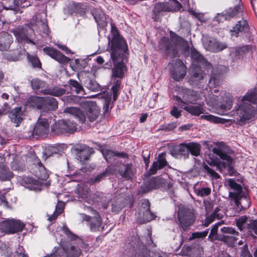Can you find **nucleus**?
<instances>
[{
  "label": "nucleus",
  "instance_id": "obj_1",
  "mask_svg": "<svg viewBox=\"0 0 257 257\" xmlns=\"http://www.w3.org/2000/svg\"><path fill=\"white\" fill-rule=\"evenodd\" d=\"M111 33L112 38L110 40L109 38V42L111 44V58L114 64L112 76L122 78L125 71V65L122 61V52H125L127 50V46L114 25H111Z\"/></svg>",
  "mask_w": 257,
  "mask_h": 257
},
{
  "label": "nucleus",
  "instance_id": "obj_2",
  "mask_svg": "<svg viewBox=\"0 0 257 257\" xmlns=\"http://www.w3.org/2000/svg\"><path fill=\"white\" fill-rule=\"evenodd\" d=\"M62 230L69 240L68 241L61 242L66 257H78L80 254V247L84 248L87 245L77 235L72 232L66 225L63 226Z\"/></svg>",
  "mask_w": 257,
  "mask_h": 257
},
{
  "label": "nucleus",
  "instance_id": "obj_3",
  "mask_svg": "<svg viewBox=\"0 0 257 257\" xmlns=\"http://www.w3.org/2000/svg\"><path fill=\"white\" fill-rule=\"evenodd\" d=\"M227 182L230 188L233 190L232 192H229V199L231 202H234L236 207L235 213L233 214L235 215L243 209L247 208L249 206L250 202L245 193L242 191L241 186L235 180L229 179Z\"/></svg>",
  "mask_w": 257,
  "mask_h": 257
},
{
  "label": "nucleus",
  "instance_id": "obj_4",
  "mask_svg": "<svg viewBox=\"0 0 257 257\" xmlns=\"http://www.w3.org/2000/svg\"><path fill=\"white\" fill-rule=\"evenodd\" d=\"M171 39L163 37L159 41L160 49L170 58L176 57L178 53L177 46L184 45L185 40L180 36L171 32Z\"/></svg>",
  "mask_w": 257,
  "mask_h": 257
},
{
  "label": "nucleus",
  "instance_id": "obj_5",
  "mask_svg": "<svg viewBox=\"0 0 257 257\" xmlns=\"http://www.w3.org/2000/svg\"><path fill=\"white\" fill-rule=\"evenodd\" d=\"M31 83L34 90L45 95L49 94L58 97L65 93V90L60 87H48L45 81L39 79L32 80Z\"/></svg>",
  "mask_w": 257,
  "mask_h": 257
},
{
  "label": "nucleus",
  "instance_id": "obj_6",
  "mask_svg": "<svg viewBox=\"0 0 257 257\" xmlns=\"http://www.w3.org/2000/svg\"><path fill=\"white\" fill-rule=\"evenodd\" d=\"M136 215L137 221L141 224L148 222L156 217L155 214L151 211L150 203L147 199H143L140 201Z\"/></svg>",
  "mask_w": 257,
  "mask_h": 257
},
{
  "label": "nucleus",
  "instance_id": "obj_7",
  "mask_svg": "<svg viewBox=\"0 0 257 257\" xmlns=\"http://www.w3.org/2000/svg\"><path fill=\"white\" fill-rule=\"evenodd\" d=\"M255 109L248 102H243L239 105L232 115L237 121L244 123L254 116Z\"/></svg>",
  "mask_w": 257,
  "mask_h": 257
},
{
  "label": "nucleus",
  "instance_id": "obj_8",
  "mask_svg": "<svg viewBox=\"0 0 257 257\" xmlns=\"http://www.w3.org/2000/svg\"><path fill=\"white\" fill-rule=\"evenodd\" d=\"M25 226L20 220L7 219L0 222V231L3 233L14 234L22 231Z\"/></svg>",
  "mask_w": 257,
  "mask_h": 257
},
{
  "label": "nucleus",
  "instance_id": "obj_9",
  "mask_svg": "<svg viewBox=\"0 0 257 257\" xmlns=\"http://www.w3.org/2000/svg\"><path fill=\"white\" fill-rule=\"evenodd\" d=\"M178 218L181 228L184 231H187L189 227L195 221L194 214L190 210L184 206L179 207L178 211Z\"/></svg>",
  "mask_w": 257,
  "mask_h": 257
},
{
  "label": "nucleus",
  "instance_id": "obj_10",
  "mask_svg": "<svg viewBox=\"0 0 257 257\" xmlns=\"http://www.w3.org/2000/svg\"><path fill=\"white\" fill-rule=\"evenodd\" d=\"M171 77L176 81L183 79L187 73V67L180 59L173 60L170 63Z\"/></svg>",
  "mask_w": 257,
  "mask_h": 257
},
{
  "label": "nucleus",
  "instance_id": "obj_11",
  "mask_svg": "<svg viewBox=\"0 0 257 257\" xmlns=\"http://www.w3.org/2000/svg\"><path fill=\"white\" fill-rule=\"evenodd\" d=\"M212 152L214 154L218 155L221 159L226 161L229 168V172H232L233 169L232 167V159L229 154L233 153V151L221 142L218 143V147L212 149Z\"/></svg>",
  "mask_w": 257,
  "mask_h": 257
},
{
  "label": "nucleus",
  "instance_id": "obj_12",
  "mask_svg": "<svg viewBox=\"0 0 257 257\" xmlns=\"http://www.w3.org/2000/svg\"><path fill=\"white\" fill-rule=\"evenodd\" d=\"M222 234H220L218 240L224 241L230 246H234L239 236V233L231 227H223L221 228Z\"/></svg>",
  "mask_w": 257,
  "mask_h": 257
},
{
  "label": "nucleus",
  "instance_id": "obj_13",
  "mask_svg": "<svg viewBox=\"0 0 257 257\" xmlns=\"http://www.w3.org/2000/svg\"><path fill=\"white\" fill-rule=\"evenodd\" d=\"M80 104L86 111L87 118L90 122L94 121L97 119L100 111L94 101L82 100L80 102Z\"/></svg>",
  "mask_w": 257,
  "mask_h": 257
},
{
  "label": "nucleus",
  "instance_id": "obj_14",
  "mask_svg": "<svg viewBox=\"0 0 257 257\" xmlns=\"http://www.w3.org/2000/svg\"><path fill=\"white\" fill-rule=\"evenodd\" d=\"M75 193L79 198L89 204L94 203L97 197L96 194L92 193L89 188L85 185H78Z\"/></svg>",
  "mask_w": 257,
  "mask_h": 257
},
{
  "label": "nucleus",
  "instance_id": "obj_15",
  "mask_svg": "<svg viewBox=\"0 0 257 257\" xmlns=\"http://www.w3.org/2000/svg\"><path fill=\"white\" fill-rule=\"evenodd\" d=\"M49 132V124L47 119L39 118L34 127L31 128V132L28 136H33L34 134L36 136H44Z\"/></svg>",
  "mask_w": 257,
  "mask_h": 257
},
{
  "label": "nucleus",
  "instance_id": "obj_16",
  "mask_svg": "<svg viewBox=\"0 0 257 257\" xmlns=\"http://www.w3.org/2000/svg\"><path fill=\"white\" fill-rule=\"evenodd\" d=\"M52 130L57 133H70L76 130V125L69 120H61L53 125Z\"/></svg>",
  "mask_w": 257,
  "mask_h": 257
},
{
  "label": "nucleus",
  "instance_id": "obj_17",
  "mask_svg": "<svg viewBox=\"0 0 257 257\" xmlns=\"http://www.w3.org/2000/svg\"><path fill=\"white\" fill-rule=\"evenodd\" d=\"M74 151L77 159L82 162L88 160L90 156L93 153V149L85 145H76L74 148Z\"/></svg>",
  "mask_w": 257,
  "mask_h": 257
},
{
  "label": "nucleus",
  "instance_id": "obj_18",
  "mask_svg": "<svg viewBox=\"0 0 257 257\" xmlns=\"http://www.w3.org/2000/svg\"><path fill=\"white\" fill-rule=\"evenodd\" d=\"M201 67L191 66L189 70V81L192 85H197L203 80L205 73L201 69Z\"/></svg>",
  "mask_w": 257,
  "mask_h": 257
},
{
  "label": "nucleus",
  "instance_id": "obj_19",
  "mask_svg": "<svg viewBox=\"0 0 257 257\" xmlns=\"http://www.w3.org/2000/svg\"><path fill=\"white\" fill-rule=\"evenodd\" d=\"M43 51L45 54L62 64H67L70 60L69 58L60 51L53 48L46 47L43 49Z\"/></svg>",
  "mask_w": 257,
  "mask_h": 257
},
{
  "label": "nucleus",
  "instance_id": "obj_20",
  "mask_svg": "<svg viewBox=\"0 0 257 257\" xmlns=\"http://www.w3.org/2000/svg\"><path fill=\"white\" fill-rule=\"evenodd\" d=\"M13 33L19 43L35 44L28 35L27 30H26V29L17 28L13 31Z\"/></svg>",
  "mask_w": 257,
  "mask_h": 257
},
{
  "label": "nucleus",
  "instance_id": "obj_21",
  "mask_svg": "<svg viewBox=\"0 0 257 257\" xmlns=\"http://www.w3.org/2000/svg\"><path fill=\"white\" fill-rule=\"evenodd\" d=\"M165 157V153H162L159 155L158 161L153 163L148 173H149V175L155 174L158 170H161L163 167L167 166V162L166 160Z\"/></svg>",
  "mask_w": 257,
  "mask_h": 257
},
{
  "label": "nucleus",
  "instance_id": "obj_22",
  "mask_svg": "<svg viewBox=\"0 0 257 257\" xmlns=\"http://www.w3.org/2000/svg\"><path fill=\"white\" fill-rule=\"evenodd\" d=\"M118 173L126 180H131L135 173V169L132 164H123L119 168Z\"/></svg>",
  "mask_w": 257,
  "mask_h": 257
},
{
  "label": "nucleus",
  "instance_id": "obj_23",
  "mask_svg": "<svg viewBox=\"0 0 257 257\" xmlns=\"http://www.w3.org/2000/svg\"><path fill=\"white\" fill-rule=\"evenodd\" d=\"M191 58L192 59V66L205 67L209 65L204 57L196 50L192 51Z\"/></svg>",
  "mask_w": 257,
  "mask_h": 257
},
{
  "label": "nucleus",
  "instance_id": "obj_24",
  "mask_svg": "<svg viewBox=\"0 0 257 257\" xmlns=\"http://www.w3.org/2000/svg\"><path fill=\"white\" fill-rule=\"evenodd\" d=\"M44 97L31 96L27 101V105L44 111Z\"/></svg>",
  "mask_w": 257,
  "mask_h": 257
},
{
  "label": "nucleus",
  "instance_id": "obj_25",
  "mask_svg": "<svg viewBox=\"0 0 257 257\" xmlns=\"http://www.w3.org/2000/svg\"><path fill=\"white\" fill-rule=\"evenodd\" d=\"M13 41L12 35L6 32L2 33L0 35V50H7L9 49Z\"/></svg>",
  "mask_w": 257,
  "mask_h": 257
},
{
  "label": "nucleus",
  "instance_id": "obj_26",
  "mask_svg": "<svg viewBox=\"0 0 257 257\" xmlns=\"http://www.w3.org/2000/svg\"><path fill=\"white\" fill-rule=\"evenodd\" d=\"M23 115V111L21 107H16L13 109L9 114V117L12 121L16 124V126H19L22 122Z\"/></svg>",
  "mask_w": 257,
  "mask_h": 257
},
{
  "label": "nucleus",
  "instance_id": "obj_27",
  "mask_svg": "<svg viewBox=\"0 0 257 257\" xmlns=\"http://www.w3.org/2000/svg\"><path fill=\"white\" fill-rule=\"evenodd\" d=\"M204 46L206 50L214 52L222 51L226 47L225 44L214 41L204 42Z\"/></svg>",
  "mask_w": 257,
  "mask_h": 257
},
{
  "label": "nucleus",
  "instance_id": "obj_28",
  "mask_svg": "<svg viewBox=\"0 0 257 257\" xmlns=\"http://www.w3.org/2000/svg\"><path fill=\"white\" fill-rule=\"evenodd\" d=\"M64 112L73 115L81 122L84 123L86 121V116L82 111L78 108L75 107H66Z\"/></svg>",
  "mask_w": 257,
  "mask_h": 257
},
{
  "label": "nucleus",
  "instance_id": "obj_29",
  "mask_svg": "<svg viewBox=\"0 0 257 257\" xmlns=\"http://www.w3.org/2000/svg\"><path fill=\"white\" fill-rule=\"evenodd\" d=\"M14 177V174L9 167L4 164H0V181H10Z\"/></svg>",
  "mask_w": 257,
  "mask_h": 257
},
{
  "label": "nucleus",
  "instance_id": "obj_30",
  "mask_svg": "<svg viewBox=\"0 0 257 257\" xmlns=\"http://www.w3.org/2000/svg\"><path fill=\"white\" fill-rule=\"evenodd\" d=\"M102 153L107 162L112 161L115 157L120 158L127 157V155L125 153L113 152L108 150H103Z\"/></svg>",
  "mask_w": 257,
  "mask_h": 257
},
{
  "label": "nucleus",
  "instance_id": "obj_31",
  "mask_svg": "<svg viewBox=\"0 0 257 257\" xmlns=\"http://www.w3.org/2000/svg\"><path fill=\"white\" fill-rule=\"evenodd\" d=\"M36 169L35 175L40 180H46L49 177V174L46 168L40 162L36 165Z\"/></svg>",
  "mask_w": 257,
  "mask_h": 257
},
{
  "label": "nucleus",
  "instance_id": "obj_32",
  "mask_svg": "<svg viewBox=\"0 0 257 257\" xmlns=\"http://www.w3.org/2000/svg\"><path fill=\"white\" fill-rule=\"evenodd\" d=\"M44 111L54 110L58 107L57 101L54 97H44Z\"/></svg>",
  "mask_w": 257,
  "mask_h": 257
},
{
  "label": "nucleus",
  "instance_id": "obj_33",
  "mask_svg": "<svg viewBox=\"0 0 257 257\" xmlns=\"http://www.w3.org/2000/svg\"><path fill=\"white\" fill-rule=\"evenodd\" d=\"M88 209L90 210L92 213L96 215L95 219L93 220L90 224V227L92 231H96L99 230L100 227L101 225V219L100 216L98 215L97 212L93 209L90 207H87Z\"/></svg>",
  "mask_w": 257,
  "mask_h": 257
},
{
  "label": "nucleus",
  "instance_id": "obj_34",
  "mask_svg": "<svg viewBox=\"0 0 257 257\" xmlns=\"http://www.w3.org/2000/svg\"><path fill=\"white\" fill-rule=\"evenodd\" d=\"M199 94L190 89H186L184 91L183 97V99L189 103H193L194 101L198 99Z\"/></svg>",
  "mask_w": 257,
  "mask_h": 257
},
{
  "label": "nucleus",
  "instance_id": "obj_35",
  "mask_svg": "<svg viewBox=\"0 0 257 257\" xmlns=\"http://www.w3.org/2000/svg\"><path fill=\"white\" fill-rule=\"evenodd\" d=\"M247 26V22L244 19L240 20L230 30L231 36L237 37L239 32H242Z\"/></svg>",
  "mask_w": 257,
  "mask_h": 257
},
{
  "label": "nucleus",
  "instance_id": "obj_36",
  "mask_svg": "<svg viewBox=\"0 0 257 257\" xmlns=\"http://www.w3.org/2000/svg\"><path fill=\"white\" fill-rule=\"evenodd\" d=\"M92 14L98 25H100L102 27L106 25V17L102 12L94 10L92 11Z\"/></svg>",
  "mask_w": 257,
  "mask_h": 257
},
{
  "label": "nucleus",
  "instance_id": "obj_37",
  "mask_svg": "<svg viewBox=\"0 0 257 257\" xmlns=\"http://www.w3.org/2000/svg\"><path fill=\"white\" fill-rule=\"evenodd\" d=\"M242 7L239 5L233 8H230L226 11L228 20L235 17L237 15H242Z\"/></svg>",
  "mask_w": 257,
  "mask_h": 257
},
{
  "label": "nucleus",
  "instance_id": "obj_38",
  "mask_svg": "<svg viewBox=\"0 0 257 257\" xmlns=\"http://www.w3.org/2000/svg\"><path fill=\"white\" fill-rule=\"evenodd\" d=\"M184 109L194 115H199L203 113L204 109L201 105H189L184 107Z\"/></svg>",
  "mask_w": 257,
  "mask_h": 257
},
{
  "label": "nucleus",
  "instance_id": "obj_39",
  "mask_svg": "<svg viewBox=\"0 0 257 257\" xmlns=\"http://www.w3.org/2000/svg\"><path fill=\"white\" fill-rule=\"evenodd\" d=\"M189 153L192 156H198L200 155L201 146L196 143H188Z\"/></svg>",
  "mask_w": 257,
  "mask_h": 257
},
{
  "label": "nucleus",
  "instance_id": "obj_40",
  "mask_svg": "<svg viewBox=\"0 0 257 257\" xmlns=\"http://www.w3.org/2000/svg\"><path fill=\"white\" fill-rule=\"evenodd\" d=\"M38 17L37 16H34L31 19L30 23L28 24V27L30 29H32L34 26H38L39 28L41 27L42 28H45L47 27V26L45 24L44 21L41 20L37 21Z\"/></svg>",
  "mask_w": 257,
  "mask_h": 257
},
{
  "label": "nucleus",
  "instance_id": "obj_41",
  "mask_svg": "<svg viewBox=\"0 0 257 257\" xmlns=\"http://www.w3.org/2000/svg\"><path fill=\"white\" fill-rule=\"evenodd\" d=\"M203 119H206L214 123H224L227 121V119L215 116L211 114L203 115L201 116Z\"/></svg>",
  "mask_w": 257,
  "mask_h": 257
},
{
  "label": "nucleus",
  "instance_id": "obj_42",
  "mask_svg": "<svg viewBox=\"0 0 257 257\" xmlns=\"http://www.w3.org/2000/svg\"><path fill=\"white\" fill-rule=\"evenodd\" d=\"M242 100H247L253 103H257V92L255 90L248 92L242 98Z\"/></svg>",
  "mask_w": 257,
  "mask_h": 257
},
{
  "label": "nucleus",
  "instance_id": "obj_43",
  "mask_svg": "<svg viewBox=\"0 0 257 257\" xmlns=\"http://www.w3.org/2000/svg\"><path fill=\"white\" fill-rule=\"evenodd\" d=\"M225 103H222L220 105V109L223 111L230 110L232 106L233 100L232 97L229 94L226 95Z\"/></svg>",
  "mask_w": 257,
  "mask_h": 257
},
{
  "label": "nucleus",
  "instance_id": "obj_44",
  "mask_svg": "<svg viewBox=\"0 0 257 257\" xmlns=\"http://www.w3.org/2000/svg\"><path fill=\"white\" fill-rule=\"evenodd\" d=\"M68 83L71 87L75 88V91L76 93H83L84 92L82 85L76 80L70 79Z\"/></svg>",
  "mask_w": 257,
  "mask_h": 257
},
{
  "label": "nucleus",
  "instance_id": "obj_45",
  "mask_svg": "<svg viewBox=\"0 0 257 257\" xmlns=\"http://www.w3.org/2000/svg\"><path fill=\"white\" fill-rule=\"evenodd\" d=\"M222 224H223L222 221L218 222V223H216L212 226V228L211 229L210 234L209 235V237L211 240H214V239H218L219 235H217V229H218V226H220Z\"/></svg>",
  "mask_w": 257,
  "mask_h": 257
},
{
  "label": "nucleus",
  "instance_id": "obj_46",
  "mask_svg": "<svg viewBox=\"0 0 257 257\" xmlns=\"http://www.w3.org/2000/svg\"><path fill=\"white\" fill-rule=\"evenodd\" d=\"M189 150L188 143L180 144L178 149V153L186 158L189 157Z\"/></svg>",
  "mask_w": 257,
  "mask_h": 257
},
{
  "label": "nucleus",
  "instance_id": "obj_47",
  "mask_svg": "<svg viewBox=\"0 0 257 257\" xmlns=\"http://www.w3.org/2000/svg\"><path fill=\"white\" fill-rule=\"evenodd\" d=\"M171 10L168 4L159 3L156 4L154 11L155 13H159L162 11H171Z\"/></svg>",
  "mask_w": 257,
  "mask_h": 257
},
{
  "label": "nucleus",
  "instance_id": "obj_48",
  "mask_svg": "<svg viewBox=\"0 0 257 257\" xmlns=\"http://www.w3.org/2000/svg\"><path fill=\"white\" fill-rule=\"evenodd\" d=\"M27 58L30 62L31 63L33 67L40 68L41 66V62L38 58L35 55H30L27 54Z\"/></svg>",
  "mask_w": 257,
  "mask_h": 257
},
{
  "label": "nucleus",
  "instance_id": "obj_49",
  "mask_svg": "<svg viewBox=\"0 0 257 257\" xmlns=\"http://www.w3.org/2000/svg\"><path fill=\"white\" fill-rule=\"evenodd\" d=\"M63 211V208L62 207H56L55 212L53 214L47 213V216L48 217V220L49 221H54L58 216Z\"/></svg>",
  "mask_w": 257,
  "mask_h": 257
},
{
  "label": "nucleus",
  "instance_id": "obj_50",
  "mask_svg": "<svg viewBox=\"0 0 257 257\" xmlns=\"http://www.w3.org/2000/svg\"><path fill=\"white\" fill-rule=\"evenodd\" d=\"M236 224L239 229L241 231L243 228V225L249 222L248 218L246 216H242L236 219Z\"/></svg>",
  "mask_w": 257,
  "mask_h": 257
},
{
  "label": "nucleus",
  "instance_id": "obj_51",
  "mask_svg": "<svg viewBox=\"0 0 257 257\" xmlns=\"http://www.w3.org/2000/svg\"><path fill=\"white\" fill-rule=\"evenodd\" d=\"M203 168L207 173V175L211 177L212 179H217L220 178V175L214 170L208 167L207 165L203 166Z\"/></svg>",
  "mask_w": 257,
  "mask_h": 257
},
{
  "label": "nucleus",
  "instance_id": "obj_52",
  "mask_svg": "<svg viewBox=\"0 0 257 257\" xmlns=\"http://www.w3.org/2000/svg\"><path fill=\"white\" fill-rule=\"evenodd\" d=\"M120 81L117 80L115 84L111 88V90L113 93V101H115L117 99L118 92L120 89Z\"/></svg>",
  "mask_w": 257,
  "mask_h": 257
},
{
  "label": "nucleus",
  "instance_id": "obj_53",
  "mask_svg": "<svg viewBox=\"0 0 257 257\" xmlns=\"http://www.w3.org/2000/svg\"><path fill=\"white\" fill-rule=\"evenodd\" d=\"M247 228L249 232H254L257 234V220H249L247 223Z\"/></svg>",
  "mask_w": 257,
  "mask_h": 257
},
{
  "label": "nucleus",
  "instance_id": "obj_54",
  "mask_svg": "<svg viewBox=\"0 0 257 257\" xmlns=\"http://www.w3.org/2000/svg\"><path fill=\"white\" fill-rule=\"evenodd\" d=\"M208 233V230H206L202 232H195L192 234L191 236L189 238V240H192L196 238H201L205 237Z\"/></svg>",
  "mask_w": 257,
  "mask_h": 257
},
{
  "label": "nucleus",
  "instance_id": "obj_55",
  "mask_svg": "<svg viewBox=\"0 0 257 257\" xmlns=\"http://www.w3.org/2000/svg\"><path fill=\"white\" fill-rule=\"evenodd\" d=\"M220 83V78L218 76H212L208 83V85L210 88L216 87Z\"/></svg>",
  "mask_w": 257,
  "mask_h": 257
},
{
  "label": "nucleus",
  "instance_id": "obj_56",
  "mask_svg": "<svg viewBox=\"0 0 257 257\" xmlns=\"http://www.w3.org/2000/svg\"><path fill=\"white\" fill-rule=\"evenodd\" d=\"M106 175V173L104 172L94 177H92L90 179L89 182L91 184L98 183L102 180Z\"/></svg>",
  "mask_w": 257,
  "mask_h": 257
},
{
  "label": "nucleus",
  "instance_id": "obj_57",
  "mask_svg": "<svg viewBox=\"0 0 257 257\" xmlns=\"http://www.w3.org/2000/svg\"><path fill=\"white\" fill-rule=\"evenodd\" d=\"M207 103L210 106L217 104V96L214 95H209L206 98Z\"/></svg>",
  "mask_w": 257,
  "mask_h": 257
},
{
  "label": "nucleus",
  "instance_id": "obj_58",
  "mask_svg": "<svg viewBox=\"0 0 257 257\" xmlns=\"http://www.w3.org/2000/svg\"><path fill=\"white\" fill-rule=\"evenodd\" d=\"M5 57L9 60L15 61L18 60V52H9L6 54Z\"/></svg>",
  "mask_w": 257,
  "mask_h": 257
},
{
  "label": "nucleus",
  "instance_id": "obj_59",
  "mask_svg": "<svg viewBox=\"0 0 257 257\" xmlns=\"http://www.w3.org/2000/svg\"><path fill=\"white\" fill-rule=\"evenodd\" d=\"M87 87L93 91H97L100 89L99 84L94 81H90L88 84L87 85Z\"/></svg>",
  "mask_w": 257,
  "mask_h": 257
},
{
  "label": "nucleus",
  "instance_id": "obj_60",
  "mask_svg": "<svg viewBox=\"0 0 257 257\" xmlns=\"http://www.w3.org/2000/svg\"><path fill=\"white\" fill-rule=\"evenodd\" d=\"M211 193V189L208 187L203 188L199 189L197 194L201 197L209 195Z\"/></svg>",
  "mask_w": 257,
  "mask_h": 257
},
{
  "label": "nucleus",
  "instance_id": "obj_61",
  "mask_svg": "<svg viewBox=\"0 0 257 257\" xmlns=\"http://www.w3.org/2000/svg\"><path fill=\"white\" fill-rule=\"evenodd\" d=\"M169 5H172V7L170 8L171 11L179 10L181 7V4L177 0H169Z\"/></svg>",
  "mask_w": 257,
  "mask_h": 257
},
{
  "label": "nucleus",
  "instance_id": "obj_62",
  "mask_svg": "<svg viewBox=\"0 0 257 257\" xmlns=\"http://www.w3.org/2000/svg\"><path fill=\"white\" fill-rule=\"evenodd\" d=\"M80 98L75 95L67 96L66 97V100L67 102L70 103H76L78 102Z\"/></svg>",
  "mask_w": 257,
  "mask_h": 257
},
{
  "label": "nucleus",
  "instance_id": "obj_63",
  "mask_svg": "<svg viewBox=\"0 0 257 257\" xmlns=\"http://www.w3.org/2000/svg\"><path fill=\"white\" fill-rule=\"evenodd\" d=\"M216 218V216H215L214 214H213L211 213L210 215H209L205 219V222H204V225L205 226H207L209 225V224L212 223L214 220Z\"/></svg>",
  "mask_w": 257,
  "mask_h": 257
},
{
  "label": "nucleus",
  "instance_id": "obj_64",
  "mask_svg": "<svg viewBox=\"0 0 257 257\" xmlns=\"http://www.w3.org/2000/svg\"><path fill=\"white\" fill-rule=\"evenodd\" d=\"M240 257H252L249 251L245 247L242 249Z\"/></svg>",
  "mask_w": 257,
  "mask_h": 257
}]
</instances>
